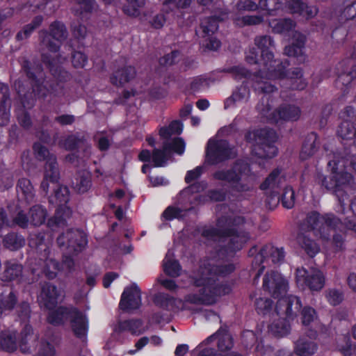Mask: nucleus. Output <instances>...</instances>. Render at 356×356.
I'll return each instance as SVG.
<instances>
[{
  "instance_id": "obj_21",
  "label": "nucleus",
  "mask_w": 356,
  "mask_h": 356,
  "mask_svg": "<svg viewBox=\"0 0 356 356\" xmlns=\"http://www.w3.org/2000/svg\"><path fill=\"white\" fill-rule=\"evenodd\" d=\"M68 321L70 323L74 334L79 339L85 337L88 331L87 316L74 306H72Z\"/></svg>"
},
{
  "instance_id": "obj_40",
  "label": "nucleus",
  "mask_w": 356,
  "mask_h": 356,
  "mask_svg": "<svg viewBox=\"0 0 356 356\" xmlns=\"http://www.w3.org/2000/svg\"><path fill=\"white\" fill-rule=\"evenodd\" d=\"M274 197H276L277 202H280L282 207L287 209H292L294 207L296 193L291 186L284 187L280 195H278L277 193L272 194L270 198L273 199Z\"/></svg>"
},
{
  "instance_id": "obj_10",
  "label": "nucleus",
  "mask_w": 356,
  "mask_h": 356,
  "mask_svg": "<svg viewBox=\"0 0 356 356\" xmlns=\"http://www.w3.org/2000/svg\"><path fill=\"white\" fill-rule=\"evenodd\" d=\"M250 171V165L242 160L236 161L229 169H221L212 174L213 179L227 182L232 185V188L237 192L250 191L248 184L241 183L242 177Z\"/></svg>"
},
{
  "instance_id": "obj_35",
  "label": "nucleus",
  "mask_w": 356,
  "mask_h": 356,
  "mask_svg": "<svg viewBox=\"0 0 356 356\" xmlns=\"http://www.w3.org/2000/svg\"><path fill=\"white\" fill-rule=\"evenodd\" d=\"M17 349V332L5 330L0 332V350L14 353Z\"/></svg>"
},
{
  "instance_id": "obj_53",
  "label": "nucleus",
  "mask_w": 356,
  "mask_h": 356,
  "mask_svg": "<svg viewBox=\"0 0 356 356\" xmlns=\"http://www.w3.org/2000/svg\"><path fill=\"white\" fill-rule=\"evenodd\" d=\"M188 184L189 185L188 186L180 192L181 195L200 193L204 191L208 187V183L206 180L197 181Z\"/></svg>"
},
{
  "instance_id": "obj_22",
  "label": "nucleus",
  "mask_w": 356,
  "mask_h": 356,
  "mask_svg": "<svg viewBox=\"0 0 356 356\" xmlns=\"http://www.w3.org/2000/svg\"><path fill=\"white\" fill-rule=\"evenodd\" d=\"M217 340L218 350L220 353L228 352L234 346V339L229 332V327L226 325H221L213 334L208 337L203 343L209 344Z\"/></svg>"
},
{
  "instance_id": "obj_46",
  "label": "nucleus",
  "mask_w": 356,
  "mask_h": 356,
  "mask_svg": "<svg viewBox=\"0 0 356 356\" xmlns=\"http://www.w3.org/2000/svg\"><path fill=\"white\" fill-rule=\"evenodd\" d=\"M16 190L19 194H22L26 201L31 200L33 197V187L31 181L27 178L19 179Z\"/></svg>"
},
{
  "instance_id": "obj_6",
  "label": "nucleus",
  "mask_w": 356,
  "mask_h": 356,
  "mask_svg": "<svg viewBox=\"0 0 356 356\" xmlns=\"http://www.w3.org/2000/svg\"><path fill=\"white\" fill-rule=\"evenodd\" d=\"M290 61L287 58L283 60L275 59L265 60L264 70L266 75L270 79H285L289 82L290 90H304L307 83L303 79V72L300 67H294L289 70Z\"/></svg>"
},
{
  "instance_id": "obj_52",
  "label": "nucleus",
  "mask_w": 356,
  "mask_h": 356,
  "mask_svg": "<svg viewBox=\"0 0 356 356\" xmlns=\"http://www.w3.org/2000/svg\"><path fill=\"white\" fill-rule=\"evenodd\" d=\"M17 302V297L13 291H10L8 295L3 293L0 294V303L5 311H12L16 306Z\"/></svg>"
},
{
  "instance_id": "obj_42",
  "label": "nucleus",
  "mask_w": 356,
  "mask_h": 356,
  "mask_svg": "<svg viewBox=\"0 0 356 356\" xmlns=\"http://www.w3.org/2000/svg\"><path fill=\"white\" fill-rule=\"evenodd\" d=\"M29 216L31 224L38 227L44 223L47 216V211L43 206L35 204L30 208Z\"/></svg>"
},
{
  "instance_id": "obj_33",
  "label": "nucleus",
  "mask_w": 356,
  "mask_h": 356,
  "mask_svg": "<svg viewBox=\"0 0 356 356\" xmlns=\"http://www.w3.org/2000/svg\"><path fill=\"white\" fill-rule=\"evenodd\" d=\"M23 266L15 260L6 261L3 263V271L0 275L3 282H11L22 276Z\"/></svg>"
},
{
  "instance_id": "obj_4",
  "label": "nucleus",
  "mask_w": 356,
  "mask_h": 356,
  "mask_svg": "<svg viewBox=\"0 0 356 356\" xmlns=\"http://www.w3.org/2000/svg\"><path fill=\"white\" fill-rule=\"evenodd\" d=\"M305 220L307 227L314 232V234L326 241L330 239L332 233L335 232L341 224H343L347 229L356 232V213H353L350 216H347L342 222L334 213H328L321 215L316 211H312L307 215Z\"/></svg>"
},
{
  "instance_id": "obj_55",
  "label": "nucleus",
  "mask_w": 356,
  "mask_h": 356,
  "mask_svg": "<svg viewBox=\"0 0 356 356\" xmlns=\"http://www.w3.org/2000/svg\"><path fill=\"white\" fill-rule=\"evenodd\" d=\"M127 3L124 6V13L129 16H136L139 14V8L145 5V0H127Z\"/></svg>"
},
{
  "instance_id": "obj_48",
  "label": "nucleus",
  "mask_w": 356,
  "mask_h": 356,
  "mask_svg": "<svg viewBox=\"0 0 356 356\" xmlns=\"http://www.w3.org/2000/svg\"><path fill=\"white\" fill-rule=\"evenodd\" d=\"M220 72L228 73L232 74L236 80H241L243 78H248L250 76V72L242 65H234L229 67H224L218 70Z\"/></svg>"
},
{
  "instance_id": "obj_1",
  "label": "nucleus",
  "mask_w": 356,
  "mask_h": 356,
  "mask_svg": "<svg viewBox=\"0 0 356 356\" xmlns=\"http://www.w3.org/2000/svg\"><path fill=\"white\" fill-rule=\"evenodd\" d=\"M41 60L53 78L49 80L43 79V68L40 63L33 64L27 59L23 61L22 70L31 81L32 88L31 92L24 94L21 98L24 108L29 109L33 107L36 97L44 99L49 95L55 97L60 95L63 91V83L70 79V74L56 63L51 55L42 54Z\"/></svg>"
},
{
  "instance_id": "obj_34",
  "label": "nucleus",
  "mask_w": 356,
  "mask_h": 356,
  "mask_svg": "<svg viewBox=\"0 0 356 356\" xmlns=\"http://www.w3.org/2000/svg\"><path fill=\"white\" fill-rule=\"evenodd\" d=\"M152 301L155 306L168 312L174 311L177 309L179 307L177 302H181V300H178L175 297L161 292L154 294Z\"/></svg>"
},
{
  "instance_id": "obj_18",
  "label": "nucleus",
  "mask_w": 356,
  "mask_h": 356,
  "mask_svg": "<svg viewBox=\"0 0 356 356\" xmlns=\"http://www.w3.org/2000/svg\"><path fill=\"white\" fill-rule=\"evenodd\" d=\"M263 289L274 298H279L288 289L287 280L278 272H267L263 279Z\"/></svg>"
},
{
  "instance_id": "obj_47",
  "label": "nucleus",
  "mask_w": 356,
  "mask_h": 356,
  "mask_svg": "<svg viewBox=\"0 0 356 356\" xmlns=\"http://www.w3.org/2000/svg\"><path fill=\"white\" fill-rule=\"evenodd\" d=\"M83 141V137L80 138L76 134H70L67 136L63 140L60 141L59 145L67 151H74L77 149Z\"/></svg>"
},
{
  "instance_id": "obj_19",
  "label": "nucleus",
  "mask_w": 356,
  "mask_h": 356,
  "mask_svg": "<svg viewBox=\"0 0 356 356\" xmlns=\"http://www.w3.org/2000/svg\"><path fill=\"white\" fill-rule=\"evenodd\" d=\"M301 115L300 107L290 104H282L267 116L270 124H277L279 121H297Z\"/></svg>"
},
{
  "instance_id": "obj_32",
  "label": "nucleus",
  "mask_w": 356,
  "mask_h": 356,
  "mask_svg": "<svg viewBox=\"0 0 356 356\" xmlns=\"http://www.w3.org/2000/svg\"><path fill=\"white\" fill-rule=\"evenodd\" d=\"M256 48L260 51L262 60H271L274 58L273 50L274 49L273 39L269 35L257 37L254 40Z\"/></svg>"
},
{
  "instance_id": "obj_49",
  "label": "nucleus",
  "mask_w": 356,
  "mask_h": 356,
  "mask_svg": "<svg viewBox=\"0 0 356 356\" xmlns=\"http://www.w3.org/2000/svg\"><path fill=\"white\" fill-rule=\"evenodd\" d=\"M163 143L165 150H168L170 155L172 152L179 155H181L185 151L186 144L184 139L181 138H175L171 142L165 141Z\"/></svg>"
},
{
  "instance_id": "obj_43",
  "label": "nucleus",
  "mask_w": 356,
  "mask_h": 356,
  "mask_svg": "<svg viewBox=\"0 0 356 356\" xmlns=\"http://www.w3.org/2000/svg\"><path fill=\"white\" fill-rule=\"evenodd\" d=\"M297 240L301 248L309 257H314L318 252L319 247L316 243L305 234H298Z\"/></svg>"
},
{
  "instance_id": "obj_8",
  "label": "nucleus",
  "mask_w": 356,
  "mask_h": 356,
  "mask_svg": "<svg viewBox=\"0 0 356 356\" xmlns=\"http://www.w3.org/2000/svg\"><path fill=\"white\" fill-rule=\"evenodd\" d=\"M271 28L274 33L280 34L284 37L292 36V43L284 48V54L289 57L296 58L299 63H304L307 56L304 53L305 43L307 41L306 36L295 31L297 24H268Z\"/></svg>"
},
{
  "instance_id": "obj_64",
  "label": "nucleus",
  "mask_w": 356,
  "mask_h": 356,
  "mask_svg": "<svg viewBox=\"0 0 356 356\" xmlns=\"http://www.w3.org/2000/svg\"><path fill=\"white\" fill-rule=\"evenodd\" d=\"M92 186V181L89 176L81 175L76 179L75 188L79 193H86Z\"/></svg>"
},
{
  "instance_id": "obj_60",
  "label": "nucleus",
  "mask_w": 356,
  "mask_h": 356,
  "mask_svg": "<svg viewBox=\"0 0 356 356\" xmlns=\"http://www.w3.org/2000/svg\"><path fill=\"white\" fill-rule=\"evenodd\" d=\"M300 312L301 321L304 325H309L317 316L316 310L310 306L302 307Z\"/></svg>"
},
{
  "instance_id": "obj_41",
  "label": "nucleus",
  "mask_w": 356,
  "mask_h": 356,
  "mask_svg": "<svg viewBox=\"0 0 356 356\" xmlns=\"http://www.w3.org/2000/svg\"><path fill=\"white\" fill-rule=\"evenodd\" d=\"M3 246L12 251L17 250L25 245L24 238L14 232L8 233L3 238Z\"/></svg>"
},
{
  "instance_id": "obj_15",
  "label": "nucleus",
  "mask_w": 356,
  "mask_h": 356,
  "mask_svg": "<svg viewBox=\"0 0 356 356\" xmlns=\"http://www.w3.org/2000/svg\"><path fill=\"white\" fill-rule=\"evenodd\" d=\"M206 155L208 163L211 165L227 161L232 155V148L229 143L225 139L209 140Z\"/></svg>"
},
{
  "instance_id": "obj_5",
  "label": "nucleus",
  "mask_w": 356,
  "mask_h": 356,
  "mask_svg": "<svg viewBox=\"0 0 356 356\" xmlns=\"http://www.w3.org/2000/svg\"><path fill=\"white\" fill-rule=\"evenodd\" d=\"M276 131L267 127L248 130L244 134L245 141L251 145L252 153L261 159H273L278 154Z\"/></svg>"
},
{
  "instance_id": "obj_7",
  "label": "nucleus",
  "mask_w": 356,
  "mask_h": 356,
  "mask_svg": "<svg viewBox=\"0 0 356 356\" xmlns=\"http://www.w3.org/2000/svg\"><path fill=\"white\" fill-rule=\"evenodd\" d=\"M248 255L252 258L250 274L252 275L253 284L259 282L261 275L264 273L266 266L264 265L265 261L270 259L274 264H281L285 258V252L282 247L277 248L270 243L265 244L261 248L254 245L248 250Z\"/></svg>"
},
{
  "instance_id": "obj_36",
  "label": "nucleus",
  "mask_w": 356,
  "mask_h": 356,
  "mask_svg": "<svg viewBox=\"0 0 356 356\" xmlns=\"http://www.w3.org/2000/svg\"><path fill=\"white\" fill-rule=\"evenodd\" d=\"M54 193L49 197L50 204L57 207L60 209L67 204L70 200V191L67 186L57 185L54 188Z\"/></svg>"
},
{
  "instance_id": "obj_50",
  "label": "nucleus",
  "mask_w": 356,
  "mask_h": 356,
  "mask_svg": "<svg viewBox=\"0 0 356 356\" xmlns=\"http://www.w3.org/2000/svg\"><path fill=\"white\" fill-rule=\"evenodd\" d=\"M170 156L168 151L164 149V143H163L162 149L154 148L152 151L154 167L164 166Z\"/></svg>"
},
{
  "instance_id": "obj_58",
  "label": "nucleus",
  "mask_w": 356,
  "mask_h": 356,
  "mask_svg": "<svg viewBox=\"0 0 356 356\" xmlns=\"http://www.w3.org/2000/svg\"><path fill=\"white\" fill-rule=\"evenodd\" d=\"M326 298L328 302L333 306L339 305L344 298L343 293L337 289H330L326 292Z\"/></svg>"
},
{
  "instance_id": "obj_39",
  "label": "nucleus",
  "mask_w": 356,
  "mask_h": 356,
  "mask_svg": "<svg viewBox=\"0 0 356 356\" xmlns=\"http://www.w3.org/2000/svg\"><path fill=\"white\" fill-rule=\"evenodd\" d=\"M317 349V344L307 338H300L295 343L294 352L298 356H311Z\"/></svg>"
},
{
  "instance_id": "obj_26",
  "label": "nucleus",
  "mask_w": 356,
  "mask_h": 356,
  "mask_svg": "<svg viewBox=\"0 0 356 356\" xmlns=\"http://www.w3.org/2000/svg\"><path fill=\"white\" fill-rule=\"evenodd\" d=\"M10 106L8 86L0 82V127L5 126L9 122Z\"/></svg>"
},
{
  "instance_id": "obj_28",
  "label": "nucleus",
  "mask_w": 356,
  "mask_h": 356,
  "mask_svg": "<svg viewBox=\"0 0 356 356\" xmlns=\"http://www.w3.org/2000/svg\"><path fill=\"white\" fill-rule=\"evenodd\" d=\"M72 11L80 20H87L97 8L94 0H72Z\"/></svg>"
},
{
  "instance_id": "obj_9",
  "label": "nucleus",
  "mask_w": 356,
  "mask_h": 356,
  "mask_svg": "<svg viewBox=\"0 0 356 356\" xmlns=\"http://www.w3.org/2000/svg\"><path fill=\"white\" fill-rule=\"evenodd\" d=\"M335 73L337 76L335 86L342 92L343 96H346L350 92L354 79H356V42L350 57L341 60L336 65Z\"/></svg>"
},
{
  "instance_id": "obj_24",
  "label": "nucleus",
  "mask_w": 356,
  "mask_h": 356,
  "mask_svg": "<svg viewBox=\"0 0 356 356\" xmlns=\"http://www.w3.org/2000/svg\"><path fill=\"white\" fill-rule=\"evenodd\" d=\"M60 179V172L58 169V164L56 157H51L45 163L44 166V176L40 184V188L47 195L48 193L49 184L56 188L59 184L58 181Z\"/></svg>"
},
{
  "instance_id": "obj_31",
  "label": "nucleus",
  "mask_w": 356,
  "mask_h": 356,
  "mask_svg": "<svg viewBox=\"0 0 356 356\" xmlns=\"http://www.w3.org/2000/svg\"><path fill=\"white\" fill-rule=\"evenodd\" d=\"M320 147V143L317 134L312 131L306 136L300 153L302 160H306L313 156Z\"/></svg>"
},
{
  "instance_id": "obj_2",
  "label": "nucleus",
  "mask_w": 356,
  "mask_h": 356,
  "mask_svg": "<svg viewBox=\"0 0 356 356\" xmlns=\"http://www.w3.org/2000/svg\"><path fill=\"white\" fill-rule=\"evenodd\" d=\"M245 223L243 216H222L217 219V227L203 229L202 236L208 239L231 237L226 244H220L216 248V256L224 261L234 257L250 238V233L238 228Z\"/></svg>"
},
{
  "instance_id": "obj_20",
  "label": "nucleus",
  "mask_w": 356,
  "mask_h": 356,
  "mask_svg": "<svg viewBox=\"0 0 356 356\" xmlns=\"http://www.w3.org/2000/svg\"><path fill=\"white\" fill-rule=\"evenodd\" d=\"M141 305V291L136 284L127 286L121 295L119 307L129 312L138 309Z\"/></svg>"
},
{
  "instance_id": "obj_17",
  "label": "nucleus",
  "mask_w": 356,
  "mask_h": 356,
  "mask_svg": "<svg viewBox=\"0 0 356 356\" xmlns=\"http://www.w3.org/2000/svg\"><path fill=\"white\" fill-rule=\"evenodd\" d=\"M302 307L300 297L288 295L279 298L275 307V312L278 316H284L287 318L294 320Z\"/></svg>"
},
{
  "instance_id": "obj_61",
  "label": "nucleus",
  "mask_w": 356,
  "mask_h": 356,
  "mask_svg": "<svg viewBox=\"0 0 356 356\" xmlns=\"http://www.w3.org/2000/svg\"><path fill=\"white\" fill-rule=\"evenodd\" d=\"M261 53L255 47L250 49L245 56V60L250 65H264V60L260 57Z\"/></svg>"
},
{
  "instance_id": "obj_54",
  "label": "nucleus",
  "mask_w": 356,
  "mask_h": 356,
  "mask_svg": "<svg viewBox=\"0 0 356 356\" xmlns=\"http://www.w3.org/2000/svg\"><path fill=\"white\" fill-rule=\"evenodd\" d=\"M33 333V327L29 324H26L20 333L17 334V347L19 346L22 351H24V348L28 344L29 337Z\"/></svg>"
},
{
  "instance_id": "obj_30",
  "label": "nucleus",
  "mask_w": 356,
  "mask_h": 356,
  "mask_svg": "<svg viewBox=\"0 0 356 356\" xmlns=\"http://www.w3.org/2000/svg\"><path fill=\"white\" fill-rule=\"evenodd\" d=\"M218 24H200V29L202 31V36L203 38L208 37L206 40L207 43L205 47L209 50L216 51L221 46L220 41L212 36V35L218 31L219 28Z\"/></svg>"
},
{
  "instance_id": "obj_16",
  "label": "nucleus",
  "mask_w": 356,
  "mask_h": 356,
  "mask_svg": "<svg viewBox=\"0 0 356 356\" xmlns=\"http://www.w3.org/2000/svg\"><path fill=\"white\" fill-rule=\"evenodd\" d=\"M192 0H165L162 11L155 17L154 22L180 20V9L189 7Z\"/></svg>"
},
{
  "instance_id": "obj_23",
  "label": "nucleus",
  "mask_w": 356,
  "mask_h": 356,
  "mask_svg": "<svg viewBox=\"0 0 356 356\" xmlns=\"http://www.w3.org/2000/svg\"><path fill=\"white\" fill-rule=\"evenodd\" d=\"M60 296V291L56 285L44 282L41 286L38 300L41 307L51 309L57 306Z\"/></svg>"
},
{
  "instance_id": "obj_12",
  "label": "nucleus",
  "mask_w": 356,
  "mask_h": 356,
  "mask_svg": "<svg viewBox=\"0 0 356 356\" xmlns=\"http://www.w3.org/2000/svg\"><path fill=\"white\" fill-rule=\"evenodd\" d=\"M56 242L60 250L67 254H78L88 245V234L80 229H69L58 236Z\"/></svg>"
},
{
  "instance_id": "obj_25",
  "label": "nucleus",
  "mask_w": 356,
  "mask_h": 356,
  "mask_svg": "<svg viewBox=\"0 0 356 356\" xmlns=\"http://www.w3.org/2000/svg\"><path fill=\"white\" fill-rule=\"evenodd\" d=\"M187 302L195 305H212L217 301L211 285L200 288L198 293H189L185 296Z\"/></svg>"
},
{
  "instance_id": "obj_14",
  "label": "nucleus",
  "mask_w": 356,
  "mask_h": 356,
  "mask_svg": "<svg viewBox=\"0 0 356 356\" xmlns=\"http://www.w3.org/2000/svg\"><path fill=\"white\" fill-rule=\"evenodd\" d=\"M49 29V32H40V42L49 51L56 53L60 50L61 41L67 38L68 33L65 24H50Z\"/></svg>"
},
{
  "instance_id": "obj_45",
  "label": "nucleus",
  "mask_w": 356,
  "mask_h": 356,
  "mask_svg": "<svg viewBox=\"0 0 356 356\" xmlns=\"http://www.w3.org/2000/svg\"><path fill=\"white\" fill-rule=\"evenodd\" d=\"M193 209V207H191L188 209L184 210L174 206H168L163 212L162 217L167 221H172L175 219L184 220L186 211H191Z\"/></svg>"
},
{
  "instance_id": "obj_56",
  "label": "nucleus",
  "mask_w": 356,
  "mask_h": 356,
  "mask_svg": "<svg viewBox=\"0 0 356 356\" xmlns=\"http://www.w3.org/2000/svg\"><path fill=\"white\" fill-rule=\"evenodd\" d=\"M181 267L177 260H168L163 264V271L170 277H177L179 276Z\"/></svg>"
},
{
  "instance_id": "obj_29",
  "label": "nucleus",
  "mask_w": 356,
  "mask_h": 356,
  "mask_svg": "<svg viewBox=\"0 0 356 356\" xmlns=\"http://www.w3.org/2000/svg\"><path fill=\"white\" fill-rule=\"evenodd\" d=\"M72 306L61 305L49 309V312L47 317V322L54 326L63 325L66 321H68Z\"/></svg>"
},
{
  "instance_id": "obj_63",
  "label": "nucleus",
  "mask_w": 356,
  "mask_h": 356,
  "mask_svg": "<svg viewBox=\"0 0 356 356\" xmlns=\"http://www.w3.org/2000/svg\"><path fill=\"white\" fill-rule=\"evenodd\" d=\"M344 346H339V350L343 356H356V344H353L348 336H344Z\"/></svg>"
},
{
  "instance_id": "obj_38",
  "label": "nucleus",
  "mask_w": 356,
  "mask_h": 356,
  "mask_svg": "<svg viewBox=\"0 0 356 356\" xmlns=\"http://www.w3.org/2000/svg\"><path fill=\"white\" fill-rule=\"evenodd\" d=\"M143 321L139 318L124 320L118 322L115 331L117 332H129L132 334L139 335L142 333Z\"/></svg>"
},
{
  "instance_id": "obj_27",
  "label": "nucleus",
  "mask_w": 356,
  "mask_h": 356,
  "mask_svg": "<svg viewBox=\"0 0 356 356\" xmlns=\"http://www.w3.org/2000/svg\"><path fill=\"white\" fill-rule=\"evenodd\" d=\"M136 76V70L132 65H125L114 71L110 76V82L117 87H122Z\"/></svg>"
},
{
  "instance_id": "obj_11",
  "label": "nucleus",
  "mask_w": 356,
  "mask_h": 356,
  "mask_svg": "<svg viewBox=\"0 0 356 356\" xmlns=\"http://www.w3.org/2000/svg\"><path fill=\"white\" fill-rule=\"evenodd\" d=\"M235 270L234 264H227L222 265H216L205 261L200 266V277H195L193 280V284L197 287H207L212 285L218 277H226Z\"/></svg>"
},
{
  "instance_id": "obj_51",
  "label": "nucleus",
  "mask_w": 356,
  "mask_h": 356,
  "mask_svg": "<svg viewBox=\"0 0 356 356\" xmlns=\"http://www.w3.org/2000/svg\"><path fill=\"white\" fill-rule=\"evenodd\" d=\"M274 302L269 298H259L256 299L255 309L258 314L265 316L270 314L273 309Z\"/></svg>"
},
{
  "instance_id": "obj_3",
  "label": "nucleus",
  "mask_w": 356,
  "mask_h": 356,
  "mask_svg": "<svg viewBox=\"0 0 356 356\" xmlns=\"http://www.w3.org/2000/svg\"><path fill=\"white\" fill-rule=\"evenodd\" d=\"M328 166L331 168V176L318 175V179L322 187L327 191H332L337 197L340 203L341 197L346 194V188L353 180V175L343 170L350 165L356 171V153L352 154L348 148L345 147L343 152L334 153L333 159L328 161Z\"/></svg>"
},
{
  "instance_id": "obj_44",
  "label": "nucleus",
  "mask_w": 356,
  "mask_h": 356,
  "mask_svg": "<svg viewBox=\"0 0 356 356\" xmlns=\"http://www.w3.org/2000/svg\"><path fill=\"white\" fill-rule=\"evenodd\" d=\"M61 269V264L54 259H50L45 261L42 270V273L48 280H54L56 277L58 273Z\"/></svg>"
},
{
  "instance_id": "obj_59",
  "label": "nucleus",
  "mask_w": 356,
  "mask_h": 356,
  "mask_svg": "<svg viewBox=\"0 0 356 356\" xmlns=\"http://www.w3.org/2000/svg\"><path fill=\"white\" fill-rule=\"evenodd\" d=\"M36 158L40 161H46V163L51 157L56 156L50 154L49 149L39 143H35L33 145Z\"/></svg>"
},
{
  "instance_id": "obj_13",
  "label": "nucleus",
  "mask_w": 356,
  "mask_h": 356,
  "mask_svg": "<svg viewBox=\"0 0 356 356\" xmlns=\"http://www.w3.org/2000/svg\"><path fill=\"white\" fill-rule=\"evenodd\" d=\"M296 282L299 289L302 290L309 289L312 291H319L325 285V277L317 268H312L307 270L302 267L296 269Z\"/></svg>"
},
{
  "instance_id": "obj_57",
  "label": "nucleus",
  "mask_w": 356,
  "mask_h": 356,
  "mask_svg": "<svg viewBox=\"0 0 356 356\" xmlns=\"http://www.w3.org/2000/svg\"><path fill=\"white\" fill-rule=\"evenodd\" d=\"M281 174V170L279 168L273 169L264 181L260 184L259 188L261 191H266L275 184L277 179Z\"/></svg>"
},
{
  "instance_id": "obj_62",
  "label": "nucleus",
  "mask_w": 356,
  "mask_h": 356,
  "mask_svg": "<svg viewBox=\"0 0 356 356\" xmlns=\"http://www.w3.org/2000/svg\"><path fill=\"white\" fill-rule=\"evenodd\" d=\"M71 59L75 68H83L88 63L87 55L80 51H73Z\"/></svg>"
},
{
  "instance_id": "obj_37",
  "label": "nucleus",
  "mask_w": 356,
  "mask_h": 356,
  "mask_svg": "<svg viewBox=\"0 0 356 356\" xmlns=\"http://www.w3.org/2000/svg\"><path fill=\"white\" fill-rule=\"evenodd\" d=\"M293 319L287 318L284 316H279V318L275 320L269 326V330L276 337H282L291 331L290 321Z\"/></svg>"
}]
</instances>
